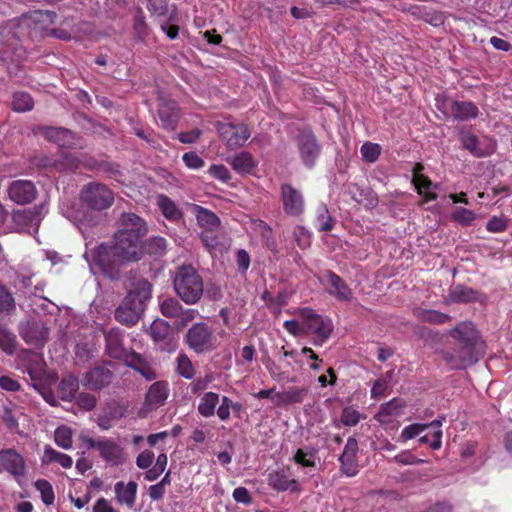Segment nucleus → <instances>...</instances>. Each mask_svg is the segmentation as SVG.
<instances>
[{
	"mask_svg": "<svg viewBox=\"0 0 512 512\" xmlns=\"http://www.w3.org/2000/svg\"><path fill=\"white\" fill-rule=\"evenodd\" d=\"M148 231L145 219L133 212H123L118 218L112 243H101L93 251L95 265L106 277L118 279L122 264L142 260L141 239Z\"/></svg>",
	"mask_w": 512,
	"mask_h": 512,
	"instance_id": "nucleus-1",
	"label": "nucleus"
},
{
	"mask_svg": "<svg viewBox=\"0 0 512 512\" xmlns=\"http://www.w3.org/2000/svg\"><path fill=\"white\" fill-rule=\"evenodd\" d=\"M152 285L147 279H140L116 308L115 319L127 327L138 323L145 310L146 301L151 298Z\"/></svg>",
	"mask_w": 512,
	"mask_h": 512,
	"instance_id": "nucleus-2",
	"label": "nucleus"
},
{
	"mask_svg": "<svg viewBox=\"0 0 512 512\" xmlns=\"http://www.w3.org/2000/svg\"><path fill=\"white\" fill-rule=\"evenodd\" d=\"M173 285L176 294L187 305L198 303L203 295L202 277L191 265H182L177 268Z\"/></svg>",
	"mask_w": 512,
	"mask_h": 512,
	"instance_id": "nucleus-3",
	"label": "nucleus"
},
{
	"mask_svg": "<svg viewBox=\"0 0 512 512\" xmlns=\"http://www.w3.org/2000/svg\"><path fill=\"white\" fill-rule=\"evenodd\" d=\"M81 204L90 211L101 212L114 204V193L105 184L89 182L85 184L79 193Z\"/></svg>",
	"mask_w": 512,
	"mask_h": 512,
	"instance_id": "nucleus-4",
	"label": "nucleus"
},
{
	"mask_svg": "<svg viewBox=\"0 0 512 512\" xmlns=\"http://www.w3.org/2000/svg\"><path fill=\"white\" fill-rule=\"evenodd\" d=\"M299 319L304 322L305 335H312L313 344L322 346L331 336L333 325L331 320L325 319L313 309L305 307L298 312Z\"/></svg>",
	"mask_w": 512,
	"mask_h": 512,
	"instance_id": "nucleus-5",
	"label": "nucleus"
},
{
	"mask_svg": "<svg viewBox=\"0 0 512 512\" xmlns=\"http://www.w3.org/2000/svg\"><path fill=\"white\" fill-rule=\"evenodd\" d=\"M295 144L302 164L307 169L314 168L322 154L323 146L312 129H300L295 136Z\"/></svg>",
	"mask_w": 512,
	"mask_h": 512,
	"instance_id": "nucleus-6",
	"label": "nucleus"
},
{
	"mask_svg": "<svg viewBox=\"0 0 512 512\" xmlns=\"http://www.w3.org/2000/svg\"><path fill=\"white\" fill-rule=\"evenodd\" d=\"M184 342L196 354L210 353L217 346V338L213 330L203 322L191 325L184 336Z\"/></svg>",
	"mask_w": 512,
	"mask_h": 512,
	"instance_id": "nucleus-7",
	"label": "nucleus"
},
{
	"mask_svg": "<svg viewBox=\"0 0 512 512\" xmlns=\"http://www.w3.org/2000/svg\"><path fill=\"white\" fill-rule=\"evenodd\" d=\"M80 439L88 449L98 450L100 457L112 466L122 465L126 460L124 449L113 439H94L88 436H81Z\"/></svg>",
	"mask_w": 512,
	"mask_h": 512,
	"instance_id": "nucleus-8",
	"label": "nucleus"
},
{
	"mask_svg": "<svg viewBox=\"0 0 512 512\" xmlns=\"http://www.w3.org/2000/svg\"><path fill=\"white\" fill-rule=\"evenodd\" d=\"M215 128L220 139L230 150L243 147L251 136V131L248 125L244 123L235 124L232 122L217 121L215 123Z\"/></svg>",
	"mask_w": 512,
	"mask_h": 512,
	"instance_id": "nucleus-9",
	"label": "nucleus"
},
{
	"mask_svg": "<svg viewBox=\"0 0 512 512\" xmlns=\"http://www.w3.org/2000/svg\"><path fill=\"white\" fill-rule=\"evenodd\" d=\"M459 141L462 148L476 158L492 155L497 147L495 140L485 138L484 141H481L477 135L469 130H463L459 133Z\"/></svg>",
	"mask_w": 512,
	"mask_h": 512,
	"instance_id": "nucleus-10",
	"label": "nucleus"
},
{
	"mask_svg": "<svg viewBox=\"0 0 512 512\" xmlns=\"http://www.w3.org/2000/svg\"><path fill=\"white\" fill-rule=\"evenodd\" d=\"M6 472L18 482L27 475L26 460L14 448L0 449V473Z\"/></svg>",
	"mask_w": 512,
	"mask_h": 512,
	"instance_id": "nucleus-11",
	"label": "nucleus"
},
{
	"mask_svg": "<svg viewBox=\"0 0 512 512\" xmlns=\"http://www.w3.org/2000/svg\"><path fill=\"white\" fill-rule=\"evenodd\" d=\"M283 211L290 217H299L305 211V199L300 190L289 183L280 187Z\"/></svg>",
	"mask_w": 512,
	"mask_h": 512,
	"instance_id": "nucleus-12",
	"label": "nucleus"
},
{
	"mask_svg": "<svg viewBox=\"0 0 512 512\" xmlns=\"http://www.w3.org/2000/svg\"><path fill=\"white\" fill-rule=\"evenodd\" d=\"M19 334L26 344L42 347L48 339L49 330L42 321L29 319L20 323Z\"/></svg>",
	"mask_w": 512,
	"mask_h": 512,
	"instance_id": "nucleus-13",
	"label": "nucleus"
},
{
	"mask_svg": "<svg viewBox=\"0 0 512 512\" xmlns=\"http://www.w3.org/2000/svg\"><path fill=\"white\" fill-rule=\"evenodd\" d=\"M157 116L161 128L167 131H174L181 117L180 107L175 100L159 98Z\"/></svg>",
	"mask_w": 512,
	"mask_h": 512,
	"instance_id": "nucleus-14",
	"label": "nucleus"
},
{
	"mask_svg": "<svg viewBox=\"0 0 512 512\" xmlns=\"http://www.w3.org/2000/svg\"><path fill=\"white\" fill-rule=\"evenodd\" d=\"M450 336L459 342L461 351L473 355L479 335L472 322H460L450 330Z\"/></svg>",
	"mask_w": 512,
	"mask_h": 512,
	"instance_id": "nucleus-15",
	"label": "nucleus"
},
{
	"mask_svg": "<svg viewBox=\"0 0 512 512\" xmlns=\"http://www.w3.org/2000/svg\"><path fill=\"white\" fill-rule=\"evenodd\" d=\"M358 451V441L354 437H349L342 453L338 457L340 471L343 475L354 477L359 473Z\"/></svg>",
	"mask_w": 512,
	"mask_h": 512,
	"instance_id": "nucleus-16",
	"label": "nucleus"
},
{
	"mask_svg": "<svg viewBox=\"0 0 512 512\" xmlns=\"http://www.w3.org/2000/svg\"><path fill=\"white\" fill-rule=\"evenodd\" d=\"M8 195L10 200L16 204L26 205L35 200L37 189L30 180H15L8 187Z\"/></svg>",
	"mask_w": 512,
	"mask_h": 512,
	"instance_id": "nucleus-17",
	"label": "nucleus"
},
{
	"mask_svg": "<svg viewBox=\"0 0 512 512\" xmlns=\"http://www.w3.org/2000/svg\"><path fill=\"white\" fill-rule=\"evenodd\" d=\"M329 285L328 293L335 297L338 301L348 302L353 297L352 289L348 286L344 279L331 270H325L320 279Z\"/></svg>",
	"mask_w": 512,
	"mask_h": 512,
	"instance_id": "nucleus-18",
	"label": "nucleus"
},
{
	"mask_svg": "<svg viewBox=\"0 0 512 512\" xmlns=\"http://www.w3.org/2000/svg\"><path fill=\"white\" fill-rule=\"evenodd\" d=\"M113 378V373L104 366H96L87 371L81 378L82 386L93 391L107 387Z\"/></svg>",
	"mask_w": 512,
	"mask_h": 512,
	"instance_id": "nucleus-19",
	"label": "nucleus"
},
{
	"mask_svg": "<svg viewBox=\"0 0 512 512\" xmlns=\"http://www.w3.org/2000/svg\"><path fill=\"white\" fill-rule=\"evenodd\" d=\"M44 204L33 208L15 210L12 214L13 223L20 229L35 228L37 230L43 218Z\"/></svg>",
	"mask_w": 512,
	"mask_h": 512,
	"instance_id": "nucleus-20",
	"label": "nucleus"
},
{
	"mask_svg": "<svg viewBox=\"0 0 512 512\" xmlns=\"http://www.w3.org/2000/svg\"><path fill=\"white\" fill-rule=\"evenodd\" d=\"M21 360L25 372L34 382L41 381L45 376L46 363L42 354L31 350H24L21 354Z\"/></svg>",
	"mask_w": 512,
	"mask_h": 512,
	"instance_id": "nucleus-21",
	"label": "nucleus"
},
{
	"mask_svg": "<svg viewBox=\"0 0 512 512\" xmlns=\"http://www.w3.org/2000/svg\"><path fill=\"white\" fill-rule=\"evenodd\" d=\"M200 239L210 253H222L229 247V239L220 227L202 230Z\"/></svg>",
	"mask_w": 512,
	"mask_h": 512,
	"instance_id": "nucleus-22",
	"label": "nucleus"
},
{
	"mask_svg": "<svg viewBox=\"0 0 512 512\" xmlns=\"http://www.w3.org/2000/svg\"><path fill=\"white\" fill-rule=\"evenodd\" d=\"M106 352L109 357L121 360L128 352L123 345L124 332L119 328H111L105 334Z\"/></svg>",
	"mask_w": 512,
	"mask_h": 512,
	"instance_id": "nucleus-23",
	"label": "nucleus"
},
{
	"mask_svg": "<svg viewBox=\"0 0 512 512\" xmlns=\"http://www.w3.org/2000/svg\"><path fill=\"white\" fill-rule=\"evenodd\" d=\"M149 334L162 350L167 348L170 344L173 335L170 325L161 319L152 322L149 328Z\"/></svg>",
	"mask_w": 512,
	"mask_h": 512,
	"instance_id": "nucleus-24",
	"label": "nucleus"
},
{
	"mask_svg": "<svg viewBox=\"0 0 512 512\" xmlns=\"http://www.w3.org/2000/svg\"><path fill=\"white\" fill-rule=\"evenodd\" d=\"M478 291L464 284L451 286L447 296V303L467 304L476 302Z\"/></svg>",
	"mask_w": 512,
	"mask_h": 512,
	"instance_id": "nucleus-25",
	"label": "nucleus"
},
{
	"mask_svg": "<svg viewBox=\"0 0 512 512\" xmlns=\"http://www.w3.org/2000/svg\"><path fill=\"white\" fill-rule=\"evenodd\" d=\"M138 484L135 481L124 483L119 481L115 484V498L120 505H126L132 509L136 502Z\"/></svg>",
	"mask_w": 512,
	"mask_h": 512,
	"instance_id": "nucleus-26",
	"label": "nucleus"
},
{
	"mask_svg": "<svg viewBox=\"0 0 512 512\" xmlns=\"http://www.w3.org/2000/svg\"><path fill=\"white\" fill-rule=\"evenodd\" d=\"M190 211L195 215L198 225L203 230L218 228L221 225L220 218L207 208L197 204H190Z\"/></svg>",
	"mask_w": 512,
	"mask_h": 512,
	"instance_id": "nucleus-27",
	"label": "nucleus"
},
{
	"mask_svg": "<svg viewBox=\"0 0 512 512\" xmlns=\"http://www.w3.org/2000/svg\"><path fill=\"white\" fill-rule=\"evenodd\" d=\"M168 393V383L157 381L150 386L145 397V403L151 408H158L165 403Z\"/></svg>",
	"mask_w": 512,
	"mask_h": 512,
	"instance_id": "nucleus-28",
	"label": "nucleus"
},
{
	"mask_svg": "<svg viewBox=\"0 0 512 512\" xmlns=\"http://www.w3.org/2000/svg\"><path fill=\"white\" fill-rule=\"evenodd\" d=\"M167 240L162 236H152L147 239H141L142 259L148 255L153 257H162L167 251Z\"/></svg>",
	"mask_w": 512,
	"mask_h": 512,
	"instance_id": "nucleus-29",
	"label": "nucleus"
},
{
	"mask_svg": "<svg viewBox=\"0 0 512 512\" xmlns=\"http://www.w3.org/2000/svg\"><path fill=\"white\" fill-rule=\"evenodd\" d=\"M451 114L458 121H468L479 116L478 107L471 101H453Z\"/></svg>",
	"mask_w": 512,
	"mask_h": 512,
	"instance_id": "nucleus-30",
	"label": "nucleus"
},
{
	"mask_svg": "<svg viewBox=\"0 0 512 512\" xmlns=\"http://www.w3.org/2000/svg\"><path fill=\"white\" fill-rule=\"evenodd\" d=\"M233 170L241 175L251 174L256 167V162L250 152L242 151L228 160Z\"/></svg>",
	"mask_w": 512,
	"mask_h": 512,
	"instance_id": "nucleus-31",
	"label": "nucleus"
},
{
	"mask_svg": "<svg viewBox=\"0 0 512 512\" xmlns=\"http://www.w3.org/2000/svg\"><path fill=\"white\" fill-rule=\"evenodd\" d=\"M42 132L44 137L59 147H69L72 144L73 133L66 128L62 127H43Z\"/></svg>",
	"mask_w": 512,
	"mask_h": 512,
	"instance_id": "nucleus-32",
	"label": "nucleus"
},
{
	"mask_svg": "<svg viewBox=\"0 0 512 512\" xmlns=\"http://www.w3.org/2000/svg\"><path fill=\"white\" fill-rule=\"evenodd\" d=\"M121 360H123L127 366L139 372L146 379L151 380L155 377L153 370L141 354L134 351L127 352L125 357Z\"/></svg>",
	"mask_w": 512,
	"mask_h": 512,
	"instance_id": "nucleus-33",
	"label": "nucleus"
},
{
	"mask_svg": "<svg viewBox=\"0 0 512 512\" xmlns=\"http://www.w3.org/2000/svg\"><path fill=\"white\" fill-rule=\"evenodd\" d=\"M413 315L421 322L441 325L451 321V316L438 310L417 307L413 310Z\"/></svg>",
	"mask_w": 512,
	"mask_h": 512,
	"instance_id": "nucleus-34",
	"label": "nucleus"
},
{
	"mask_svg": "<svg viewBox=\"0 0 512 512\" xmlns=\"http://www.w3.org/2000/svg\"><path fill=\"white\" fill-rule=\"evenodd\" d=\"M41 463L42 465L58 463L61 467L69 469L73 465V459L68 454L59 452L52 448L50 445H46L41 457Z\"/></svg>",
	"mask_w": 512,
	"mask_h": 512,
	"instance_id": "nucleus-35",
	"label": "nucleus"
},
{
	"mask_svg": "<svg viewBox=\"0 0 512 512\" xmlns=\"http://www.w3.org/2000/svg\"><path fill=\"white\" fill-rule=\"evenodd\" d=\"M157 205L167 220L177 222L183 218V212L170 197L164 194L159 195Z\"/></svg>",
	"mask_w": 512,
	"mask_h": 512,
	"instance_id": "nucleus-36",
	"label": "nucleus"
},
{
	"mask_svg": "<svg viewBox=\"0 0 512 512\" xmlns=\"http://www.w3.org/2000/svg\"><path fill=\"white\" fill-rule=\"evenodd\" d=\"M79 379L74 375H68L66 377H63L57 388L58 396L63 401H72L79 389Z\"/></svg>",
	"mask_w": 512,
	"mask_h": 512,
	"instance_id": "nucleus-37",
	"label": "nucleus"
},
{
	"mask_svg": "<svg viewBox=\"0 0 512 512\" xmlns=\"http://www.w3.org/2000/svg\"><path fill=\"white\" fill-rule=\"evenodd\" d=\"M269 485L276 491H297L298 482L295 479H290L288 475L282 471H276L269 474Z\"/></svg>",
	"mask_w": 512,
	"mask_h": 512,
	"instance_id": "nucleus-38",
	"label": "nucleus"
},
{
	"mask_svg": "<svg viewBox=\"0 0 512 512\" xmlns=\"http://www.w3.org/2000/svg\"><path fill=\"white\" fill-rule=\"evenodd\" d=\"M441 356L451 369H463L477 361L473 355H468L461 350L457 355L449 351H442Z\"/></svg>",
	"mask_w": 512,
	"mask_h": 512,
	"instance_id": "nucleus-39",
	"label": "nucleus"
},
{
	"mask_svg": "<svg viewBox=\"0 0 512 512\" xmlns=\"http://www.w3.org/2000/svg\"><path fill=\"white\" fill-rule=\"evenodd\" d=\"M219 401V394L211 391L205 392L200 397L199 404L197 407L198 413L205 418L213 416L215 414V409Z\"/></svg>",
	"mask_w": 512,
	"mask_h": 512,
	"instance_id": "nucleus-40",
	"label": "nucleus"
},
{
	"mask_svg": "<svg viewBox=\"0 0 512 512\" xmlns=\"http://www.w3.org/2000/svg\"><path fill=\"white\" fill-rule=\"evenodd\" d=\"M11 105L16 112H27L33 109L34 101L29 93L18 91L13 93Z\"/></svg>",
	"mask_w": 512,
	"mask_h": 512,
	"instance_id": "nucleus-41",
	"label": "nucleus"
},
{
	"mask_svg": "<svg viewBox=\"0 0 512 512\" xmlns=\"http://www.w3.org/2000/svg\"><path fill=\"white\" fill-rule=\"evenodd\" d=\"M402 407L403 404L399 403V400L394 398L381 406L376 418L382 423H388L390 421V417L397 416Z\"/></svg>",
	"mask_w": 512,
	"mask_h": 512,
	"instance_id": "nucleus-42",
	"label": "nucleus"
},
{
	"mask_svg": "<svg viewBox=\"0 0 512 512\" xmlns=\"http://www.w3.org/2000/svg\"><path fill=\"white\" fill-rule=\"evenodd\" d=\"M335 220L330 215L326 206L317 209L315 226L319 232H329L333 229Z\"/></svg>",
	"mask_w": 512,
	"mask_h": 512,
	"instance_id": "nucleus-43",
	"label": "nucleus"
},
{
	"mask_svg": "<svg viewBox=\"0 0 512 512\" xmlns=\"http://www.w3.org/2000/svg\"><path fill=\"white\" fill-rule=\"evenodd\" d=\"M72 429L66 425H62L56 428L54 432V442L62 449L68 450L72 448Z\"/></svg>",
	"mask_w": 512,
	"mask_h": 512,
	"instance_id": "nucleus-44",
	"label": "nucleus"
},
{
	"mask_svg": "<svg viewBox=\"0 0 512 512\" xmlns=\"http://www.w3.org/2000/svg\"><path fill=\"white\" fill-rule=\"evenodd\" d=\"M177 373L185 379H192L195 376V368L190 358L185 353L177 356Z\"/></svg>",
	"mask_w": 512,
	"mask_h": 512,
	"instance_id": "nucleus-45",
	"label": "nucleus"
},
{
	"mask_svg": "<svg viewBox=\"0 0 512 512\" xmlns=\"http://www.w3.org/2000/svg\"><path fill=\"white\" fill-rule=\"evenodd\" d=\"M0 348L7 355H13L16 350L15 335L2 325H0Z\"/></svg>",
	"mask_w": 512,
	"mask_h": 512,
	"instance_id": "nucleus-46",
	"label": "nucleus"
},
{
	"mask_svg": "<svg viewBox=\"0 0 512 512\" xmlns=\"http://www.w3.org/2000/svg\"><path fill=\"white\" fill-rule=\"evenodd\" d=\"M162 315L168 318H177L182 312V305L176 298H166L160 303Z\"/></svg>",
	"mask_w": 512,
	"mask_h": 512,
	"instance_id": "nucleus-47",
	"label": "nucleus"
},
{
	"mask_svg": "<svg viewBox=\"0 0 512 512\" xmlns=\"http://www.w3.org/2000/svg\"><path fill=\"white\" fill-rule=\"evenodd\" d=\"M29 17L35 24H40L44 29L48 25L55 23L57 14L56 12L49 10H35L30 13Z\"/></svg>",
	"mask_w": 512,
	"mask_h": 512,
	"instance_id": "nucleus-48",
	"label": "nucleus"
},
{
	"mask_svg": "<svg viewBox=\"0 0 512 512\" xmlns=\"http://www.w3.org/2000/svg\"><path fill=\"white\" fill-rule=\"evenodd\" d=\"M35 488L40 492L44 504L51 505L55 500L52 485L45 479H39L35 482Z\"/></svg>",
	"mask_w": 512,
	"mask_h": 512,
	"instance_id": "nucleus-49",
	"label": "nucleus"
},
{
	"mask_svg": "<svg viewBox=\"0 0 512 512\" xmlns=\"http://www.w3.org/2000/svg\"><path fill=\"white\" fill-rule=\"evenodd\" d=\"M15 309V301L12 293L0 284V314L11 313Z\"/></svg>",
	"mask_w": 512,
	"mask_h": 512,
	"instance_id": "nucleus-50",
	"label": "nucleus"
},
{
	"mask_svg": "<svg viewBox=\"0 0 512 512\" xmlns=\"http://www.w3.org/2000/svg\"><path fill=\"white\" fill-rule=\"evenodd\" d=\"M133 33L134 36L140 41H144L148 35V26L141 10H139L134 16Z\"/></svg>",
	"mask_w": 512,
	"mask_h": 512,
	"instance_id": "nucleus-51",
	"label": "nucleus"
},
{
	"mask_svg": "<svg viewBox=\"0 0 512 512\" xmlns=\"http://www.w3.org/2000/svg\"><path fill=\"white\" fill-rule=\"evenodd\" d=\"M451 218L463 226H469L475 220L476 215L469 209L458 207L452 212Z\"/></svg>",
	"mask_w": 512,
	"mask_h": 512,
	"instance_id": "nucleus-52",
	"label": "nucleus"
},
{
	"mask_svg": "<svg viewBox=\"0 0 512 512\" xmlns=\"http://www.w3.org/2000/svg\"><path fill=\"white\" fill-rule=\"evenodd\" d=\"M360 151L365 161L374 163L380 156L381 147L377 143L365 142Z\"/></svg>",
	"mask_w": 512,
	"mask_h": 512,
	"instance_id": "nucleus-53",
	"label": "nucleus"
},
{
	"mask_svg": "<svg viewBox=\"0 0 512 512\" xmlns=\"http://www.w3.org/2000/svg\"><path fill=\"white\" fill-rule=\"evenodd\" d=\"M76 404L86 411H91L96 407L97 404V398L90 393L81 392L79 394H76L75 398Z\"/></svg>",
	"mask_w": 512,
	"mask_h": 512,
	"instance_id": "nucleus-54",
	"label": "nucleus"
},
{
	"mask_svg": "<svg viewBox=\"0 0 512 512\" xmlns=\"http://www.w3.org/2000/svg\"><path fill=\"white\" fill-rule=\"evenodd\" d=\"M392 462L401 465H415L427 462L424 459H420L415 457L410 451L404 450L401 453L395 455L392 459Z\"/></svg>",
	"mask_w": 512,
	"mask_h": 512,
	"instance_id": "nucleus-55",
	"label": "nucleus"
},
{
	"mask_svg": "<svg viewBox=\"0 0 512 512\" xmlns=\"http://www.w3.org/2000/svg\"><path fill=\"white\" fill-rule=\"evenodd\" d=\"M340 421L345 426H355L360 421V413L352 407H345L342 410Z\"/></svg>",
	"mask_w": 512,
	"mask_h": 512,
	"instance_id": "nucleus-56",
	"label": "nucleus"
},
{
	"mask_svg": "<svg viewBox=\"0 0 512 512\" xmlns=\"http://www.w3.org/2000/svg\"><path fill=\"white\" fill-rule=\"evenodd\" d=\"M427 428H428L427 424L414 423V424L408 425L402 430L400 438L402 439V441H407V440L413 439L414 437L420 435Z\"/></svg>",
	"mask_w": 512,
	"mask_h": 512,
	"instance_id": "nucleus-57",
	"label": "nucleus"
},
{
	"mask_svg": "<svg viewBox=\"0 0 512 512\" xmlns=\"http://www.w3.org/2000/svg\"><path fill=\"white\" fill-rule=\"evenodd\" d=\"M208 173L211 177L221 181L222 183H227L231 179L229 170L222 164L211 165L208 169Z\"/></svg>",
	"mask_w": 512,
	"mask_h": 512,
	"instance_id": "nucleus-58",
	"label": "nucleus"
},
{
	"mask_svg": "<svg viewBox=\"0 0 512 512\" xmlns=\"http://www.w3.org/2000/svg\"><path fill=\"white\" fill-rule=\"evenodd\" d=\"M182 160L187 168L197 170L204 166V160L194 151L184 153Z\"/></svg>",
	"mask_w": 512,
	"mask_h": 512,
	"instance_id": "nucleus-59",
	"label": "nucleus"
},
{
	"mask_svg": "<svg viewBox=\"0 0 512 512\" xmlns=\"http://www.w3.org/2000/svg\"><path fill=\"white\" fill-rule=\"evenodd\" d=\"M148 11L155 16H164L168 12L167 0H147Z\"/></svg>",
	"mask_w": 512,
	"mask_h": 512,
	"instance_id": "nucleus-60",
	"label": "nucleus"
},
{
	"mask_svg": "<svg viewBox=\"0 0 512 512\" xmlns=\"http://www.w3.org/2000/svg\"><path fill=\"white\" fill-rule=\"evenodd\" d=\"M213 381V375L207 374L204 377H198L190 383V390L192 394H199L206 390L209 384Z\"/></svg>",
	"mask_w": 512,
	"mask_h": 512,
	"instance_id": "nucleus-61",
	"label": "nucleus"
},
{
	"mask_svg": "<svg viewBox=\"0 0 512 512\" xmlns=\"http://www.w3.org/2000/svg\"><path fill=\"white\" fill-rule=\"evenodd\" d=\"M508 228V220L503 217L493 216L487 223L486 229L489 232L500 233Z\"/></svg>",
	"mask_w": 512,
	"mask_h": 512,
	"instance_id": "nucleus-62",
	"label": "nucleus"
},
{
	"mask_svg": "<svg viewBox=\"0 0 512 512\" xmlns=\"http://www.w3.org/2000/svg\"><path fill=\"white\" fill-rule=\"evenodd\" d=\"M284 329L293 336L305 335V326L302 320H286L283 323Z\"/></svg>",
	"mask_w": 512,
	"mask_h": 512,
	"instance_id": "nucleus-63",
	"label": "nucleus"
},
{
	"mask_svg": "<svg viewBox=\"0 0 512 512\" xmlns=\"http://www.w3.org/2000/svg\"><path fill=\"white\" fill-rule=\"evenodd\" d=\"M203 134V131L199 128H194L190 131L180 132L177 135V139L183 144L195 143Z\"/></svg>",
	"mask_w": 512,
	"mask_h": 512,
	"instance_id": "nucleus-64",
	"label": "nucleus"
}]
</instances>
